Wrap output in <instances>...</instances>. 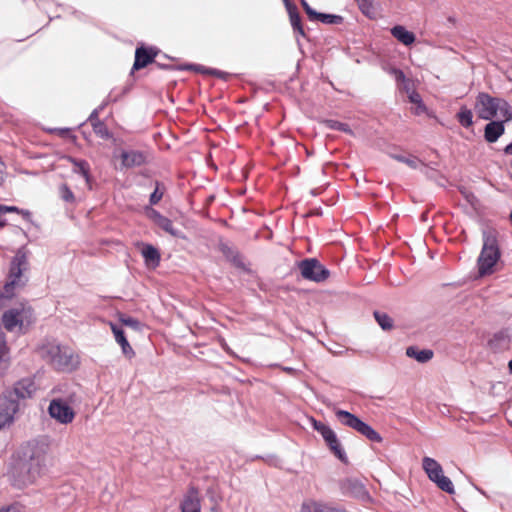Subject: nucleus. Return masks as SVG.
<instances>
[{
    "mask_svg": "<svg viewBox=\"0 0 512 512\" xmlns=\"http://www.w3.org/2000/svg\"><path fill=\"white\" fill-rule=\"evenodd\" d=\"M36 322V314L27 302H19L6 309L1 316V325L9 333L26 334Z\"/></svg>",
    "mask_w": 512,
    "mask_h": 512,
    "instance_id": "obj_1",
    "label": "nucleus"
},
{
    "mask_svg": "<svg viewBox=\"0 0 512 512\" xmlns=\"http://www.w3.org/2000/svg\"><path fill=\"white\" fill-rule=\"evenodd\" d=\"M475 110L478 116L485 120L492 118L502 121L512 120V108L510 105L503 99L493 98L485 93L478 95Z\"/></svg>",
    "mask_w": 512,
    "mask_h": 512,
    "instance_id": "obj_2",
    "label": "nucleus"
},
{
    "mask_svg": "<svg viewBox=\"0 0 512 512\" xmlns=\"http://www.w3.org/2000/svg\"><path fill=\"white\" fill-rule=\"evenodd\" d=\"M500 250L496 238L492 234H485L483 247L477 260L478 274L485 277L498 270Z\"/></svg>",
    "mask_w": 512,
    "mask_h": 512,
    "instance_id": "obj_3",
    "label": "nucleus"
},
{
    "mask_svg": "<svg viewBox=\"0 0 512 512\" xmlns=\"http://www.w3.org/2000/svg\"><path fill=\"white\" fill-rule=\"evenodd\" d=\"M18 456L27 468L30 478L36 482L46 468L47 455L45 450L36 444H28L22 448Z\"/></svg>",
    "mask_w": 512,
    "mask_h": 512,
    "instance_id": "obj_4",
    "label": "nucleus"
},
{
    "mask_svg": "<svg viewBox=\"0 0 512 512\" xmlns=\"http://www.w3.org/2000/svg\"><path fill=\"white\" fill-rule=\"evenodd\" d=\"M335 416L340 424L356 430L358 433L365 436L370 441L377 443L382 442L380 434L374 430L370 425L363 422L356 415L342 409H335Z\"/></svg>",
    "mask_w": 512,
    "mask_h": 512,
    "instance_id": "obj_5",
    "label": "nucleus"
},
{
    "mask_svg": "<svg viewBox=\"0 0 512 512\" xmlns=\"http://www.w3.org/2000/svg\"><path fill=\"white\" fill-rule=\"evenodd\" d=\"M422 468L428 479L442 491L453 494L455 492L452 481L445 476L441 464L432 457L425 456L422 459Z\"/></svg>",
    "mask_w": 512,
    "mask_h": 512,
    "instance_id": "obj_6",
    "label": "nucleus"
},
{
    "mask_svg": "<svg viewBox=\"0 0 512 512\" xmlns=\"http://www.w3.org/2000/svg\"><path fill=\"white\" fill-rule=\"evenodd\" d=\"M48 414L57 423L68 425L74 421L76 410L71 400L58 397L50 401Z\"/></svg>",
    "mask_w": 512,
    "mask_h": 512,
    "instance_id": "obj_7",
    "label": "nucleus"
},
{
    "mask_svg": "<svg viewBox=\"0 0 512 512\" xmlns=\"http://www.w3.org/2000/svg\"><path fill=\"white\" fill-rule=\"evenodd\" d=\"M312 427L320 433L322 436L324 442L326 443L329 450L337 457L341 462L347 463V455L342 447V444L340 440L337 437V434L335 431L328 425L315 420L314 418L311 419Z\"/></svg>",
    "mask_w": 512,
    "mask_h": 512,
    "instance_id": "obj_8",
    "label": "nucleus"
},
{
    "mask_svg": "<svg viewBox=\"0 0 512 512\" xmlns=\"http://www.w3.org/2000/svg\"><path fill=\"white\" fill-rule=\"evenodd\" d=\"M27 269L28 253L25 249H19L10 263L7 283H13L15 288L20 287L22 285V275Z\"/></svg>",
    "mask_w": 512,
    "mask_h": 512,
    "instance_id": "obj_9",
    "label": "nucleus"
},
{
    "mask_svg": "<svg viewBox=\"0 0 512 512\" xmlns=\"http://www.w3.org/2000/svg\"><path fill=\"white\" fill-rule=\"evenodd\" d=\"M9 476L15 486L23 488L35 483L34 479L30 478L27 468L24 466L20 457L17 455L10 467Z\"/></svg>",
    "mask_w": 512,
    "mask_h": 512,
    "instance_id": "obj_10",
    "label": "nucleus"
},
{
    "mask_svg": "<svg viewBox=\"0 0 512 512\" xmlns=\"http://www.w3.org/2000/svg\"><path fill=\"white\" fill-rule=\"evenodd\" d=\"M18 411V403L12 394L0 397V429L10 425Z\"/></svg>",
    "mask_w": 512,
    "mask_h": 512,
    "instance_id": "obj_11",
    "label": "nucleus"
},
{
    "mask_svg": "<svg viewBox=\"0 0 512 512\" xmlns=\"http://www.w3.org/2000/svg\"><path fill=\"white\" fill-rule=\"evenodd\" d=\"M299 267L302 276L311 281L320 282L328 276V272L314 259L301 262Z\"/></svg>",
    "mask_w": 512,
    "mask_h": 512,
    "instance_id": "obj_12",
    "label": "nucleus"
},
{
    "mask_svg": "<svg viewBox=\"0 0 512 512\" xmlns=\"http://www.w3.org/2000/svg\"><path fill=\"white\" fill-rule=\"evenodd\" d=\"M79 356L70 348L63 346L53 365L63 371H73L79 366Z\"/></svg>",
    "mask_w": 512,
    "mask_h": 512,
    "instance_id": "obj_13",
    "label": "nucleus"
},
{
    "mask_svg": "<svg viewBox=\"0 0 512 512\" xmlns=\"http://www.w3.org/2000/svg\"><path fill=\"white\" fill-rule=\"evenodd\" d=\"M70 163L71 171L74 175L78 176L83 186L88 189L91 188L89 165L85 161H77L73 159H67Z\"/></svg>",
    "mask_w": 512,
    "mask_h": 512,
    "instance_id": "obj_14",
    "label": "nucleus"
},
{
    "mask_svg": "<svg viewBox=\"0 0 512 512\" xmlns=\"http://www.w3.org/2000/svg\"><path fill=\"white\" fill-rule=\"evenodd\" d=\"M299 512H346L343 509L330 506L326 503L317 501L315 499H305Z\"/></svg>",
    "mask_w": 512,
    "mask_h": 512,
    "instance_id": "obj_15",
    "label": "nucleus"
},
{
    "mask_svg": "<svg viewBox=\"0 0 512 512\" xmlns=\"http://www.w3.org/2000/svg\"><path fill=\"white\" fill-rule=\"evenodd\" d=\"M36 389L37 386L32 378H24L15 384L13 392L9 394H15L18 398L24 399L32 396Z\"/></svg>",
    "mask_w": 512,
    "mask_h": 512,
    "instance_id": "obj_16",
    "label": "nucleus"
},
{
    "mask_svg": "<svg viewBox=\"0 0 512 512\" xmlns=\"http://www.w3.org/2000/svg\"><path fill=\"white\" fill-rule=\"evenodd\" d=\"M156 54L157 52L152 48H137L135 52V62L133 68L136 70L144 68L146 65L153 61Z\"/></svg>",
    "mask_w": 512,
    "mask_h": 512,
    "instance_id": "obj_17",
    "label": "nucleus"
},
{
    "mask_svg": "<svg viewBox=\"0 0 512 512\" xmlns=\"http://www.w3.org/2000/svg\"><path fill=\"white\" fill-rule=\"evenodd\" d=\"M110 327L116 342L121 346L123 354L128 358H132L134 356V351L130 346L129 342L127 341L123 330L119 328L116 324L112 323L110 324Z\"/></svg>",
    "mask_w": 512,
    "mask_h": 512,
    "instance_id": "obj_18",
    "label": "nucleus"
},
{
    "mask_svg": "<svg viewBox=\"0 0 512 512\" xmlns=\"http://www.w3.org/2000/svg\"><path fill=\"white\" fill-rule=\"evenodd\" d=\"M391 34L395 37L400 43L405 46H410L415 42V34L409 30H407L402 25H396L391 29Z\"/></svg>",
    "mask_w": 512,
    "mask_h": 512,
    "instance_id": "obj_19",
    "label": "nucleus"
},
{
    "mask_svg": "<svg viewBox=\"0 0 512 512\" xmlns=\"http://www.w3.org/2000/svg\"><path fill=\"white\" fill-rule=\"evenodd\" d=\"M180 512H201L200 498L196 492L191 491L184 497Z\"/></svg>",
    "mask_w": 512,
    "mask_h": 512,
    "instance_id": "obj_20",
    "label": "nucleus"
},
{
    "mask_svg": "<svg viewBox=\"0 0 512 512\" xmlns=\"http://www.w3.org/2000/svg\"><path fill=\"white\" fill-rule=\"evenodd\" d=\"M502 120L492 121L485 127V138L488 142H495L504 133V125Z\"/></svg>",
    "mask_w": 512,
    "mask_h": 512,
    "instance_id": "obj_21",
    "label": "nucleus"
},
{
    "mask_svg": "<svg viewBox=\"0 0 512 512\" xmlns=\"http://www.w3.org/2000/svg\"><path fill=\"white\" fill-rule=\"evenodd\" d=\"M120 158L123 167H133L144 162V156L136 151H122Z\"/></svg>",
    "mask_w": 512,
    "mask_h": 512,
    "instance_id": "obj_22",
    "label": "nucleus"
},
{
    "mask_svg": "<svg viewBox=\"0 0 512 512\" xmlns=\"http://www.w3.org/2000/svg\"><path fill=\"white\" fill-rule=\"evenodd\" d=\"M10 349L7 345L5 336L0 333V374L4 373L10 366Z\"/></svg>",
    "mask_w": 512,
    "mask_h": 512,
    "instance_id": "obj_23",
    "label": "nucleus"
},
{
    "mask_svg": "<svg viewBox=\"0 0 512 512\" xmlns=\"http://www.w3.org/2000/svg\"><path fill=\"white\" fill-rule=\"evenodd\" d=\"M62 347L55 342H47L39 348V353L53 364Z\"/></svg>",
    "mask_w": 512,
    "mask_h": 512,
    "instance_id": "obj_24",
    "label": "nucleus"
},
{
    "mask_svg": "<svg viewBox=\"0 0 512 512\" xmlns=\"http://www.w3.org/2000/svg\"><path fill=\"white\" fill-rule=\"evenodd\" d=\"M406 355L420 363H425L433 357V352L431 350H420L414 346H410L406 349Z\"/></svg>",
    "mask_w": 512,
    "mask_h": 512,
    "instance_id": "obj_25",
    "label": "nucleus"
},
{
    "mask_svg": "<svg viewBox=\"0 0 512 512\" xmlns=\"http://www.w3.org/2000/svg\"><path fill=\"white\" fill-rule=\"evenodd\" d=\"M17 288L13 287V283H6L0 288V310L7 307L16 295Z\"/></svg>",
    "mask_w": 512,
    "mask_h": 512,
    "instance_id": "obj_26",
    "label": "nucleus"
},
{
    "mask_svg": "<svg viewBox=\"0 0 512 512\" xmlns=\"http://www.w3.org/2000/svg\"><path fill=\"white\" fill-rule=\"evenodd\" d=\"M142 255L145 259V263L149 267H156L160 260L158 251L151 245L144 246L142 249Z\"/></svg>",
    "mask_w": 512,
    "mask_h": 512,
    "instance_id": "obj_27",
    "label": "nucleus"
},
{
    "mask_svg": "<svg viewBox=\"0 0 512 512\" xmlns=\"http://www.w3.org/2000/svg\"><path fill=\"white\" fill-rule=\"evenodd\" d=\"M410 102L414 105L413 110L416 114L420 115L426 111V107L422 102L421 96L414 90L406 89Z\"/></svg>",
    "mask_w": 512,
    "mask_h": 512,
    "instance_id": "obj_28",
    "label": "nucleus"
},
{
    "mask_svg": "<svg viewBox=\"0 0 512 512\" xmlns=\"http://www.w3.org/2000/svg\"><path fill=\"white\" fill-rule=\"evenodd\" d=\"M157 225L173 237L183 238L182 233L173 227L172 222L169 219L165 217L159 218Z\"/></svg>",
    "mask_w": 512,
    "mask_h": 512,
    "instance_id": "obj_29",
    "label": "nucleus"
},
{
    "mask_svg": "<svg viewBox=\"0 0 512 512\" xmlns=\"http://www.w3.org/2000/svg\"><path fill=\"white\" fill-rule=\"evenodd\" d=\"M461 125L469 127L473 124L472 111L466 107H462L457 115Z\"/></svg>",
    "mask_w": 512,
    "mask_h": 512,
    "instance_id": "obj_30",
    "label": "nucleus"
},
{
    "mask_svg": "<svg viewBox=\"0 0 512 512\" xmlns=\"http://www.w3.org/2000/svg\"><path fill=\"white\" fill-rule=\"evenodd\" d=\"M377 323L384 330H390L393 327L392 319L385 313L375 312L374 314Z\"/></svg>",
    "mask_w": 512,
    "mask_h": 512,
    "instance_id": "obj_31",
    "label": "nucleus"
},
{
    "mask_svg": "<svg viewBox=\"0 0 512 512\" xmlns=\"http://www.w3.org/2000/svg\"><path fill=\"white\" fill-rule=\"evenodd\" d=\"M283 1L286 5L288 12H289L290 21H291L292 26L295 29H300V17L296 12L295 7H293L288 0H283Z\"/></svg>",
    "mask_w": 512,
    "mask_h": 512,
    "instance_id": "obj_32",
    "label": "nucleus"
},
{
    "mask_svg": "<svg viewBox=\"0 0 512 512\" xmlns=\"http://www.w3.org/2000/svg\"><path fill=\"white\" fill-rule=\"evenodd\" d=\"M59 195L61 199L68 203H74L75 202V196L72 193V191L68 188L67 185H62L59 188Z\"/></svg>",
    "mask_w": 512,
    "mask_h": 512,
    "instance_id": "obj_33",
    "label": "nucleus"
},
{
    "mask_svg": "<svg viewBox=\"0 0 512 512\" xmlns=\"http://www.w3.org/2000/svg\"><path fill=\"white\" fill-rule=\"evenodd\" d=\"M357 2L362 12L367 16L372 17L374 14L372 0H357Z\"/></svg>",
    "mask_w": 512,
    "mask_h": 512,
    "instance_id": "obj_34",
    "label": "nucleus"
},
{
    "mask_svg": "<svg viewBox=\"0 0 512 512\" xmlns=\"http://www.w3.org/2000/svg\"><path fill=\"white\" fill-rule=\"evenodd\" d=\"M121 323L124 325V326H127L133 330H140L141 329V323L134 319V318H131V317H122L120 319Z\"/></svg>",
    "mask_w": 512,
    "mask_h": 512,
    "instance_id": "obj_35",
    "label": "nucleus"
},
{
    "mask_svg": "<svg viewBox=\"0 0 512 512\" xmlns=\"http://www.w3.org/2000/svg\"><path fill=\"white\" fill-rule=\"evenodd\" d=\"M398 160L404 162L413 169H417L422 166V162L416 157H399Z\"/></svg>",
    "mask_w": 512,
    "mask_h": 512,
    "instance_id": "obj_36",
    "label": "nucleus"
},
{
    "mask_svg": "<svg viewBox=\"0 0 512 512\" xmlns=\"http://www.w3.org/2000/svg\"><path fill=\"white\" fill-rule=\"evenodd\" d=\"M317 20H320L321 22L323 23H337L338 20L340 19V17L338 16H335V15H330V14H323V13H319L317 15Z\"/></svg>",
    "mask_w": 512,
    "mask_h": 512,
    "instance_id": "obj_37",
    "label": "nucleus"
},
{
    "mask_svg": "<svg viewBox=\"0 0 512 512\" xmlns=\"http://www.w3.org/2000/svg\"><path fill=\"white\" fill-rule=\"evenodd\" d=\"M390 72L395 76L396 80L399 83L403 84V86L407 89V86H406L407 80H406L405 75L403 74V72L400 71V70H397V69H391Z\"/></svg>",
    "mask_w": 512,
    "mask_h": 512,
    "instance_id": "obj_38",
    "label": "nucleus"
},
{
    "mask_svg": "<svg viewBox=\"0 0 512 512\" xmlns=\"http://www.w3.org/2000/svg\"><path fill=\"white\" fill-rule=\"evenodd\" d=\"M94 131L97 135H99L102 138L108 137L109 135L108 130L102 123L95 124Z\"/></svg>",
    "mask_w": 512,
    "mask_h": 512,
    "instance_id": "obj_39",
    "label": "nucleus"
},
{
    "mask_svg": "<svg viewBox=\"0 0 512 512\" xmlns=\"http://www.w3.org/2000/svg\"><path fill=\"white\" fill-rule=\"evenodd\" d=\"M16 210H17V208L14 207V206H1L0 205V227L5 225V221L3 219V214L5 212H13V211H16Z\"/></svg>",
    "mask_w": 512,
    "mask_h": 512,
    "instance_id": "obj_40",
    "label": "nucleus"
},
{
    "mask_svg": "<svg viewBox=\"0 0 512 512\" xmlns=\"http://www.w3.org/2000/svg\"><path fill=\"white\" fill-rule=\"evenodd\" d=\"M148 216L151 218L156 224L159 222V218H163L164 216L160 215L157 211L150 209L148 211Z\"/></svg>",
    "mask_w": 512,
    "mask_h": 512,
    "instance_id": "obj_41",
    "label": "nucleus"
},
{
    "mask_svg": "<svg viewBox=\"0 0 512 512\" xmlns=\"http://www.w3.org/2000/svg\"><path fill=\"white\" fill-rule=\"evenodd\" d=\"M0 512H23V509L18 505H11L6 508H1Z\"/></svg>",
    "mask_w": 512,
    "mask_h": 512,
    "instance_id": "obj_42",
    "label": "nucleus"
},
{
    "mask_svg": "<svg viewBox=\"0 0 512 512\" xmlns=\"http://www.w3.org/2000/svg\"><path fill=\"white\" fill-rule=\"evenodd\" d=\"M162 198V193H159L158 190L156 189L151 197H150V201L152 204H156L160 199Z\"/></svg>",
    "mask_w": 512,
    "mask_h": 512,
    "instance_id": "obj_43",
    "label": "nucleus"
},
{
    "mask_svg": "<svg viewBox=\"0 0 512 512\" xmlns=\"http://www.w3.org/2000/svg\"><path fill=\"white\" fill-rule=\"evenodd\" d=\"M15 233H16V235L20 238V240L18 241V243H19V244H25L26 239H27L26 234H25L21 229H16V230H15Z\"/></svg>",
    "mask_w": 512,
    "mask_h": 512,
    "instance_id": "obj_44",
    "label": "nucleus"
},
{
    "mask_svg": "<svg viewBox=\"0 0 512 512\" xmlns=\"http://www.w3.org/2000/svg\"><path fill=\"white\" fill-rule=\"evenodd\" d=\"M306 13L308 14V16L310 17V19H317V15L319 13H317L316 11H314L312 8H309Z\"/></svg>",
    "mask_w": 512,
    "mask_h": 512,
    "instance_id": "obj_45",
    "label": "nucleus"
},
{
    "mask_svg": "<svg viewBox=\"0 0 512 512\" xmlns=\"http://www.w3.org/2000/svg\"><path fill=\"white\" fill-rule=\"evenodd\" d=\"M332 127L343 131H349L346 125L341 123H335Z\"/></svg>",
    "mask_w": 512,
    "mask_h": 512,
    "instance_id": "obj_46",
    "label": "nucleus"
},
{
    "mask_svg": "<svg viewBox=\"0 0 512 512\" xmlns=\"http://www.w3.org/2000/svg\"><path fill=\"white\" fill-rule=\"evenodd\" d=\"M301 4H302V6H303V8H304L305 12H306L309 8H311L305 0H301Z\"/></svg>",
    "mask_w": 512,
    "mask_h": 512,
    "instance_id": "obj_47",
    "label": "nucleus"
},
{
    "mask_svg": "<svg viewBox=\"0 0 512 512\" xmlns=\"http://www.w3.org/2000/svg\"><path fill=\"white\" fill-rule=\"evenodd\" d=\"M301 4H302V6H303V8H304L305 12H306L309 8H311L305 0H301Z\"/></svg>",
    "mask_w": 512,
    "mask_h": 512,
    "instance_id": "obj_48",
    "label": "nucleus"
},
{
    "mask_svg": "<svg viewBox=\"0 0 512 512\" xmlns=\"http://www.w3.org/2000/svg\"><path fill=\"white\" fill-rule=\"evenodd\" d=\"M507 78L512 81V66L506 72Z\"/></svg>",
    "mask_w": 512,
    "mask_h": 512,
    "instance_id": "obj_49",
    "label": "nucleus"
},
{
    "mask_svg": "<svg viewBox=\"0 0 512 512\" xmlns=\"http://www.w3.org/2000/svg\"><path fill=\"white\" fill-rule=\"evenodd\" d=\"M3 163L0 161V182L3 180Z\"/></svg>",
    "mask_w": 512,
    "mask_h": 512,
    "instance_id": "obj_50",
    "label": "nucleus"
},
{
    "mask_svg": "<svg viewBox=\"0 0 512 512\" xmlns=\"http://www.w3.org/2000/svg\"><path fill=\"white\" fill-rule=\"evenodd\" d=\"M509 367L512 370V361L509 362Z\"/></svg>",
    "mask_w": 512,
    "mask_h": 512,
    "instance_id": "obj_51",
    "label": "nucleus"
}]
</instances>
